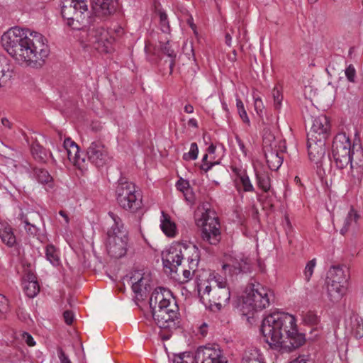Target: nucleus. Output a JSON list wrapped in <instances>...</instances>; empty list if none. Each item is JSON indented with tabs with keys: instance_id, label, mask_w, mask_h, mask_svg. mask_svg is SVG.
I'll use <instances>...</instances> for the list:
<instances>
[{
	"instance_id": "33",
	"label": "nucleus",
	"mask_w": 363,
	"mask_h": 363,
	"mask_svg": "<svg viewBox=\"0 0 363 363\" xmlns=\"http://www.w3.org/2000/svg\"><path fill=\"white\" fill-rule=\"evenodd\" d=\"M46 259L53 265L58 266L60 264L58 250L52 244H49L45 247Z\"/></svg>"
},
{
	"instance_id": "16",
	"label": "nucleus",
	"mask_w": 363,
	"mask_h": 363,
	"mask_svg": "<svg viewBox=\"0 0 363 363\" xmlns=\"http://www.w3.org/2000/svg\"><path fill=\"white\" fill-rule=\"evenodd\" d=\"M252 262L250 258L243 254H239L230 258L228 263L223 265L225 272H228L230 275H237L240 273L250 272Z\"/></svg>"
},
{
	"instance_id": "53",
	"label": "nucleus",
	"mask_w": 363,
	"mask_h": 363,
	"mask_svg": "<svg viewBox=\"0 0 363 363\" xmlns=\"http://www.w3.org/2000/svg\"><path fill=\"white\" fill-rule=\"evenodd\" d=\"M57 354L60 363H72L69 357L66 355L65 352L61 347L57 348Z\"/></svg>"
},
{
	"instance_id": "52",
	"label": "nucleus",
	"mask_w": 363,
	"mask_h": 363,
	"mask_svg": "<svg viewBox=\"0 0 363 363\" xmlns=\"http://www.w3.org/2000/svg\"><path fill=\"white\" fill-rule=\"evenodd\" d=\"M21 339L30 347H33L35 345V342L30 334L26 332H23L21 334Z\"/></svg>"
},
{
	"instance_id": "7",
	"label": "nucleus",
	"mask_w": 363,
	"mask_h": 363,
	"mask_svg": "<svg viewBox=\"0 0 363 363\" xmlns=\"http://www.w3.org/2000/svg\"><path fill=\"white\" fill-rule=\"evenodd\" d=\"M197 225L201 227V239L210 245H217L221 238L220 225L218 217L210 209L202 212L197 220Z\"/></svg>"
},
{
	"instance_id": "49",
	"label": "nucleus",
	"mask_w": 363,
	"mask_h": 363,
	"mask_svg": "<svg viewBox=\"0 0 363 363\" xmlns=\"http://www.w3.org/2000/svg\"><path fill=\"white\" fill-rule=\"evenodd\" d=\"M345 76L350 82H355L356 70L352 65H350L345 69Z\"/></svg>"
},
{
	"instance_id": "11",
	"label": "nucleus",
	"mask_w": 363,
	"mask_h": 363,
	"mask_svg": "<svg viewBox=\"0 0 363 363\" xmlns=\"http://www.w3.org/2000/svg\"><path fill=\"white\" fill-rule=\"evenodd\" d=\"M172 303L177 308V313H179V307L172 292L164 287L156 288L152 293L150 298V306L152 311L162 309L164 311L169 313V310L172 308L169 306Z\"/></svg>"
},
{
	"instance_id": "45",
	"label": "nucleus",
	"mask_w": 363,
	"mask_h": 363,
	"mask_svg": "<svg viewBox=\"0 0 363 363\" xmlns=\"http://www.w3.org/2000/svg\"><path fill=\"white\" fill-rule=\"evenodd\" d=\"M352 330L356 338L363 337V324L357 318L355 319V324L353 325Z\"/></svg>"
},
{
	"instance_id": "37",
	"label": "nucleus",
	"mask_w": 363,
	"mask_h": 363,
	"mask_svg": "<svg viewBox=\"0 0 363 363\" xmlns=\"http://www.w3.org/2000/svg\"><path fill=\"white\" fill-rule=\"evenodd\" d=\"M161 51L163 54L170 57L169 67L172 71L173 67L174 66L176 53L174 52V50L172 49L169 43H166L161 46Z\"/></svg>"
},
{
	"instance_id": "6",
	"label": "nucleus",
	"mask_w": 363,
	"mask_h": 363,
	"mask_svg": "<svg viewBox=\"0 0 363 363\" xmlns=\"http://www.w3.org/2000/svg\"><path fill=\"white\" fill-rule=\"evenodd\" d=\"M199 291L201 294L202 299L213 303L218 309L228 303L230 298L229 286L223 278L212 280L205 286L203 291L200 288Z\"/></svg>"
},
{
	"instance_id": "21",
	"label": "nucleus",
	"mask_w": 363,
	"mask_h": 363,
	"mask_svg": "<svg viewBox=\"0 0 363 363\" xmlns=\"http://www.w3.org/2000/svg\"><path fill=\"white\" fill-rule=\"evenodd\" d=\"M263 150L269 168L273 171L277 170L283 162L282 153L274 150L272 145H268L266 142H264Z\"/></svg>"
},
{
	"instance_id": "14",
	"label": "nucleus",
	"mask_w": 363,
	"mask_h": 363,
	"mask_svg": "<svg viewBox=\"0 0 363 363\" xmlns=\"http://www.w3.org/2000/svg\"><path fill=\"white\" fill-rule=\"evenodd\" d=\"M86 155L89 160L97 167H103L111 160L108 148L100 140L90 144Z\"/></svg>"
},
{
	"instance_id": "9",
	"label": "nucleus",
	"mask_w": 363,
	"mask_h": 363,
	"mask_svg": "<svg viewBox=\"0 0 363 363\" xmlns=\"http://www.w3.org/2000/svg\"><path fill=\"white\" fill-rule=\"evenodd\" d=\"M351 141L345 133H340L335 136L332 154L337 168L344 169L351 162Z\"/></svg>"
},
{
	"instance_id": "4",
	"label": "nucleus",
	"mask_w": 363,
	"mask_h": 363,
	"mask_svg": "<svg viewBox=\"0 0 363 363\" xmlns=\"http://www.w3.org/2000/svg\"><path fill=\"white\" fill-rule=\"evenodd\" d=\"M114 223L107 232L106 246L108 254L121 258L126 254L128 243V232L123 226L121 219L115 213H108Z\"/></svg>"
},
{
	"instance_id": "18",
	"label": "nucleus",
	"mask_w": 363,
	"mask_h": 363,
	"mask_svg": "<svg viewBox=\"0 0 363 363\" xmlns=\"http://www.w3.org/2000/svg\"><path fill=\"white\" fill-rule=\"evenodd\" d=\"M178 246L181 251V256L183 259H186L188 267L191 269H196L200 259V252L199 248L193 244L179 242Z\"/></svg>"
},
{
	"instance_id": "1",
	"label": "nucleus",
	"mask_w": 363,
	"mask_h": 363,
	"mask_svg": "<svg viewBox=\"0 0 363 363\" xmlns=\"http://www.w3.org/2000/svg\"><path fill=\"white\" fill-rule=\"evenodd\" d=\"M2 45L16 61L30 66H40L48 57L47 39L40 33L13 27L1 36Z\"/></svg>"
},
{
	"instance_id": "2",
	"label": "nucleus",
	"mask_w": 363,
	"mask_h": 363,
	"mask_svg": "<svg viewBox=\"0 0 363 363\" xmlns=\"http://www.w3.org/2000/svg\"><path fill=\"white\" fill-rule=\"evenodd\" d=\"M296 322V318L289 313L274 312L262 320L261 333L271 348L290 352L306 341L305 335L298 332Z\"/></svg>"
},
{
	"instance_id": "47",
	"label": "nucleus",
	"mask_w": 363,
	"mask_h": 363,
	"mask_svg": "<svg viewBox=\"0 0 363 363\" xmlns=\"http://www.w3.org/2000/svg\"><path fill=\"white\" fill-rule=\"evenodd\" d=\"M24 228L26 233L30 236H35L38 234V228L35 225L31 224L27 219L24 220Z\"/></svg>"
},
{
	"instance_id": "38",
	"label": "nucleus",
	"mask_w": 363,
	"mask_h": 363,
	"mask_svg": "<svg viewBox=\"0 0 363 363\" xmlns=\"http://www.w3.org/2000/svg\"><path fill=\"white\" fill-rule=\"evenodd\" d=\"M32 154L35 160L41 162H45L48 155L42 146L36 145L32 148Z\"/></svg>"
},
{
	"instance_id": "48",
	"label": "nucleus",
	"mask_w": 363,
	"mask_h": 363,
	"mask_svg": "<svg viewBox=\"0 0 363 363\" xmlns=\"http://www.w3.org/2000/svg\"><path fill=\"white\" fill-rule=\"evenodd\" d=\"M9 311V299L3 294H0V313H6Z\"/></svg>"
},
{
	"instance_id": "35",
	"label": "nucleus",
	"mask_w": 363,
	"mask_h": 363,
	"mask_svg": "<svg viewBox=\"0 0 363 363\" xmlns=\"http://www.w3.org/2000/svg\"><path fill=\"white\" fill-rule=\"evenodd\" d=\"M359 218L357 212L352 207L348 212L347 217L345 218L344 226L341 229L340 232L343 235L345 234L349 229L350 226L354 223H357L358 218Z\"/></svg>"
},
{
	"instance_id": "19",
	"label": "nucleus",
	"mask_w": 363,
	"mask_h": 363,
	"mask_svg": "<svg viewBox=\"0 0 363 363\" xmlns=\"http://www.w3.org/2000/svg\"><path fill=\"white\" fill-rule=\"evenodd\" d=\"M178 243L171 246L162 253V262L164 267L169 268L171 272H177V267L181 265L182 258Z\"/></svg>"
},
{
	"instance_id": "17",
	"label": "nucleus",
	"mask_w": 363,
	"mask_h": 363,
	"mask_svg": "<svg viewBox=\"0 0 363 363\" xmlns=\"http://www.w3.org/2000/svg\"><path fill=\"white\" fill-rule=\"evenodd\" d=\"M330 128L328 118L325 115H320L313 119L308 137L311 140L315 138L326 140L330 134Z\"/></svg>"
},
{
	"instance_id": "5",
	"label": "nucleus",
	"mask_w": 363,
	"mask_h": 363,
	"mask_svg": "<svg viewBox=\"0 0 363 363\" xmlns=\"http://www.w3.org/2000/svg\"><path fill=\"white\" fill-rule=\"evenodd\" d=\"M116 199L124 210L136 212L142 207V195L135 184L131 182L120 179L116 186Z\"/></svg>"
},
{
	"instance_id": "64",
	"label": "nucleus",
	"mask_w": 363,
	"mask_h": 363,
	"mask_svg": "<svg viewBox=\"0 0 363 363\" xmlns=\"http://www.w3.org/2000/svg\"><path fill=\"white\" fill-rule=\"evenodd\" d=\"M1 123L4 126L10 128V122L8 119L4 118L1 119Z\"/></svg>"
},
{
	"instance_id": "29",
	"label": "nucleus",
	"mask_w": 363,
	"mask_h": 363,
	"mask_svg": "<svg viewBox=\"0 0 363 363\" xmlns=\"http://www.w3.org/2000/svg\"><path fill=\"white\" fill-rule=\"evenodd\" d=\"M94 7L100 11L103 15H108L116 9V3L113 0H92Z\"/></svg>"
},
{
	"instance_id": "31",
	"label": "nucleus",
	"mask_w": 363,
	"mask_h": 363,
	"mask_svg": "<svg viewBox=\"0 0 363 363\" xmlns=\"http://www.w3.org/2000/svg\"><path fill=\"white\" fill-rule=\"evenodd\" d=\"M242 363H264L260 351L257 348L247 349L243 355Z\"/></svg>"
},
{
	"instance_id": "44",
	"label": "nucleus",
	"mask_w": 363,
	"mask_h": 363,
	"mask_svg": "<svg viewBox=\"0 0 363 363\" xmlns=\"http://www.w3.org/2000/svg\"><path fill=\"white\" fill-rule=\"evenodd\" d=\"M272 96L274 98V108L276 109L280 108L283 100V95L279 89L274 88L272 91Z\"/></svg>"
},
{
	"instance_id": "46",
	"label": "nucleus",
	"mask_w": 363,
	"mask_h": 363,
	"mask_svg": "<svg viewBox=\"0 0 363 363\" xmlns=\"http://www.w3.org/2000/svg\"><path fill=\"white\" fill-rule=\"evenodd\" d=\"M196 269H191L189 267L188 269H185L182 271V277L179 278L181 283H186L190 281L194 274Z\"/></svg>"
},
{
	"instance_id": "57",
	"label": "nucleus",
	"mask_w": 363,
	"mask_h": 363,
	"mask_svg": "<svg viewBox=\"0 0 363 363\" xmlns=\"http://www.w3.org/2000/svg\"><path fill=\"white\" fill-rule=\"evenodd\" d=\"M208 325L206 323H203L201 325H200L199 328V333L203 336L205 337L208 333Z\"/></svg>"
},
{
	"instance_id": "25",
	"label": "nucleus",
	"mask_w": 363,
	"mask_h": 363,
	"mask_svg": "<svg viewBox=\"0 0 363 363\" xmlns=\"http://www.w3.org/2000/svg\"><path fill=\"white\" fill-rule=\"evenodd\" d=\"M160 228L162 231L169 238H174L177 234V225L171 219L169 214L162 211L160 217Z\"/></svg>"
},
{
	"instance_id": "39",
	"label": "nucleus",
	"mask_w": 363,
	"mask_h": 363,
	"mask_svg": "<svg viewBox=\"0 0 363 363\" xmlns=\"http://www.w3.org/2000/svg\"><path fill=\"white\" fill-rule=\"evenodd\" d=\"M316 265V259L313 258V259L308 261L306 265V267L303 271V275L305 280L308 282L313 274L314 269Z\"/></svg>"
},
{
	"instance_id": "63",
	"label": "nucleus",
	"mask_w": 363,
	"mask_h": 363,
	"mask_svg": "<svg viewBox=\"0 0 363 363\" xmlns=\"http://www.w3.org/2000/svg\"><path fill=\"white\" fill-rule=\"evenodd\" d=\"M216 151V146L213 145H211L208 147V153L210 154H213Z\"/></svg>"
},
{
	"instance_id": "42",
	"label": "nucleus",
	"mask_w": 363,
	"mask_h": 363,
	"mask_svg": "<svg viewBox=\"0 0 363 363\" xmlns=\"http://www.w3.org/2000/svg\"><path fill=\"white\" fill-rule=\"evenodd\" d=\"M254 106L257 114L259 116H262L264 106L262 99L257 94H253Z\"/></svg>"
},
{
	"instance_id": "26",
	"label": "nucleus",
	"mask_w": 363,
	"mask_h": 363,
	"mask_svg": "<svg viewBox=\"0 0 363 363\" xmlns=\"http://www.w3.org/2000/svg\"><path fill=\"white\" fill-rule=\"evenodd\" d=\"M23 290L29 298H33L40 291V286L33 274H28L26 278L24 279Z\"/></svg>"
},
{
	"instance_id": "8",
	"label": "nucleus",
	"mask_w": 363,
	"mask_h": 363,
	"mask_svg": "<svg viewBox=\"0 0 363 363\" xmlns=\"http://www.w3.org/2000/svg\"><path fill=\"white\" fill-rule=\"evenodd\" d=\"M86 0H65L61 13L67 21V25L73 29H79L84 18V13L87 11Z\"/></svg>"
},
{
	"instance_id": "13",
	"label": "nucleus",
	"mask_w": 363,
	"mask_h": 363,
	"mask_svg": "<svg viewBox=\"0 0 363 363\" xmlns=\"http://www.w3.org/2000/svg\"><path fill=\"white\" fill-rule=\"evenodd\" d=\"M196 363H228L218 345L200 347L195 354Z\"/></svg>"
},
{
	"instance_id": "58",
	"label": "nucleus",
	"mask_w": 363,
	"mask_h": 363,
	"mask_svg": "<svg viewBox=\"0 0 363 363\" xmlns=\"http://www.w3.org/2000/svg\"><path fill=\"white\" fill-rule=\"evenodd\" d=\"M215 163H213V162H207V163L201 164V169L202 170H203L205 172H207L208 170L211 169V168L212 167V166Z\"/></svg>"
},
{
	"instance_id": "62",
	"label": "nucleus",
	"mask_w": 363,
	"mask_h": 363,
	"mask_svg": "<svg viewBox=\"0 0 363 363\" xmlns=\"http://www.w3.org/2000/svg\"><path fill=\"white\" fill-rule=\"evenodd\" d=\"M184 111L186 113H192L194 112V107L191 104H186L185 106H184Z\"/></svg>"
},
{
	"instance_id": "34",
	"label": "nucleus",
	"mask_w": 363,
	"mask_h": 363,
	"mask_svg": "<svg viewBox=\"0 0 363 363\" xmlns=\"http://www.w3.org/2000/svg\"><path fill=\"white\" fill-rule=\"evenodd\" d=\"M35 174L39 182L46 184L50 189L53 188L54 185L52 178L47 170L43 169H36Z\"/></svg>"
},
{
	"instance_id": "23",
	"label": "nucleus",
	"mask_w": 363,
	"mask_h": 363,
	"mask_svg": "<svg viewBox=\"0 0 363 363\" xmlns=\"http://www.w3.org/2000/svg\"><path fill=\"white\" fill-rule=\"evenodd\" d=\"M347 286L327 281V294L333 303L339 302L345 295Z\"/></svg>"
},
{
	"instance_id": "12",
	"label": "nucleus",
	"mask_w": 363,
	"mask_h": 363,
	"mask_svg": "<svg viewBox=\"0 0 363 363\" xmlns=\"http://www.w3.org/2000/svg\"><path fill=\"white\" fill-rule=\"evenodd\" d=\"M169 310V313L164 311L162 309H157L152 311L153 319L157 325L168 333H172L178 327L179 313H177V308L172 303Z\"/></svg>"
},
{
	"instance_id": "56",
	"label": "nucleus",
	"mask_w": 363,
	"mask_h": 363,
	"mask_svg": "<svg viewBox=\"0 0 363 363\" xmlns=\"http://www.w3.org/2000/svg\"><path fill=\"white\" fill-rule=\"evenodd\" d=\"M290 363H313L311 361L306 358L304 355H300L294 360H292Z\"/></svg>"
},
{
	"instance_id": "36",
	"label": "nucleus",
	"mask_w": 363,
	"mask_h": 363,
	"mask_svg": "<svg viewBox=\"0 0 363 363\" xmlns=\"http://www.w3.org/2000/svg\"><path fill=\"white\" fill-rule=\"evenodd\" d=\"M236 108L238 113L242 121L247 126H250V120L247 116L245 106L242 100L239 98H236Z\"/></svg>"
},
{
	"instance_id": "41",
	"label": "nucleus",
	"mask_w": 363,
	"mask_h": 363,
	"mask_svg": "<svg viewBox=\"0 0 363 363\" xmlns=\"http://www.w3.org/2000/svg\"><path fill=\"white\" fill-rule=\"evenodd\" d=\"M198 152L199 150L197 144L196 143H193L191 144L189 152L184 154L183 159L185 160H194L197 158Z\"/></svg>"
},
{
	"instance_id": "3",
	"label": "nucleus",
	"mask_w": 363,
	"mask_h": 363,
	"mask_svg": "<svg viewBox=\"0 0 363 363\" xmlns=\"http://www.w3.org/2000/svg\"><path fill=\"white\" fill-rule=\"evenodd\" d=\"M273 297V291L260 283L248 284L242 296V311L243 314L248 315L269 307Z\"/></svg>"
},
{
	"instance_id": "59",
	"label": "nucleus",
	"mask_w": 363,
	"mask_h": 363,
	"mask_svg": "<svg viewBox=\"0 0 363 363\" xmlns=\"http://www.w3.org/2000/svg\"><path fill=\"white\" fill-rule=\"evenodd\" d=\"M236 140H237V142H238V146L240 149V150L242 152V153L246 155H247V150H246V148L245 147V145H244V143L238 138H236Z\"/></svg>"
},
{
	"instance_id": "24",
	"label": "nucleus",
	"mask_w": 363,
	"mask_h": 363,
	"mask_svg": "<svg viewBox=\"0 0 363 363\" xmlns=\"http://www.w3.org/2000/svg\"><path fill=\"white\" fill-rule=\"evenodd\" d=\"M349 275L342 268L333 267L328 272L327 281L347 286Z\"/></svg>"
},
{
	"instance_id": "50",
	"label": "nucleus",
	"mask_w": 363,
	"mask_h": 363,
	"mask_svg": "<svg viewBox=\"0 0 363 363\" xmlns=\"http://www.w3.org/2000/svg\"><path fill=\"white\" fill-rule=\"evenodd\" d=\"M176 186L177 189L182 193H184L185 191H188L189 189H190L189 182L182 178L177 181Z\"/></svg>"
},
{
	"instance_id": "27",
	"label": "nucleus",
	"mask_w": 363,
	"mask_h": 363,
	"mask_svg": "<svg viewBox=\"0 0 363 363\" xmlns=\"http://www.w3.org/2000/svg\"><path fill=\"white\" fill-rule=\"evenodd\" d=\"M236 189L238 191H243L245 192L254 191V187L252 184L249 177L245 172H237L235 179Z\"/></svg>"
},
{
	"instance_id": "10",
	"label": "nucleus",
	"mask_w": 363,
	"mask_h": 363,
	"mask_svg": "<svg viewBox=\"0 0 363 363\" xmlns=\"http://www.w3.org/2000/svg\"><path fill=\"white\" fill-rule=\"evenodd\" d=\"M115 40L110 31L103 27L90 28L86 34L87 45L101 53L111 52Z\"/></svg>"
},
{
	"instance_id": "54",
	"label": "nucleus",
	"mask_w": 363,
	"mask_h": 363,
	"mask_svg": "<svg viewBox=\"0 0 363 363\" xmlns=\"http://www.w3.org/2000/svg\"><path fill=\"white\" fill-rule=\"evenodd\" d=\"M63 318L67 325H71L74 320V313L70 311H65L63 313Z\"/></svg>"
},
{
	"instance_id": "20",
	"label": "nucleus",
	"mask_w": 363,
	"mask_h": 363,
	"mask_svg": "<svg viewBox=\"0 0 363 363\" xmlns=\"http://www.w3.org/2000/svg\"><path fill=\"white\" fill-rule=\"evenodd\" d=\"M307 147L309 159L318 163L325 154V140L315 138L311 140L308 138Z\"/></svg>"
},
{
	"instance_id": "40",
	"label": "nucleus",
	"mask_w": 363,
	"mask_h": 363,
	"mask_svg": "<svg viewBox=\"0 0 363 363\" xmlns=\"http://www.w3.org/2000/svg\"><path fill=\"white\" fill-rule=\"evenodd\" d=\"M195 362V356L189 352L182 353L177 356L174 360V363H194Z\"/></svg>"
},
{
	"instance_id": "61",
	"label": "nucleus",
	"mask_w": 363,
	"mask_h": 363,
	"mask_svg": "<svg viewBox=\"0 0 363 363\" xmlns=\"http://www.w3.org/2000/svg\"><path fill=\"white\" fill-rule=\"evenodd\" d=\"M188 125L195 128H198V123L195 118H190L188 121Z\"/></svg>"
},
{
	"instance_id": "30",
	"label": "nucleus",
	"mask_w": 363,
	"mask_h": 363,
	"mask_svg": "<svg viewBox=\"0 0 363 363\" xmlns=\"http://www.w3.org/2000/svg\"><path fill=\"white\" fill-rule=\"evenodd\" d=\"M13 75V67L8 59L2 60L0 63V87L7 82Z\"/></svg>"
},
{
	"instance_id": "32",
	"label": "nucleus",
	"mask_w": 363,
	"mask_h": 363,
	"mask_svg": "<svg viewBox=\"0 0 363 363\" xmlns=\"http://www.w3.org/2000/svg\"><path fill=\"white\" fill-rule=\"evenodd\" d=\"M256 178L258 186L264 192H267L270 189V177L267 172L256 171Z\"/></svg>"
},
{
	"instance_id": "15",
	"label": "nucleus",
	"mask_w": 363,
	"mask_h": 363,
	"mask_svg": "<svg viewBox=\"0 0 363 363\" xmlns=\"http://www.w3.org/2000/svg\"><path fill=\"white\" fill-rule=\"evenodd\" d=\"M132 289L138 298H143L150 289L151 275L143 270L135 271L130 277Z\"/></svg>"
},
{
	"instance_id": "55",
	"label": "nucleus",
	"mask_w": 363,
	"mask_h": 363,
	"mask_svg": "<svg viewBox=\"0 0 363 363\" xmlns=\"http://www.w3.org/2000/svg\"><path fill=\"white\" fill-rule=\"evenodd\" d=\"M183 194L186 201H188L189 203H194L195 197L191 188L189 189L188 191L183 193Z\"/></svg>"
},
{
	"instance_id": "43",
	"label": "nucleus",
	"mask_w": 363,
	"mask_h": 363,
	"mask_svg": "<svg viewBox=\"0 0 363 363\" xmlns=\"http://www.w3.org/2000/svg\"><path fill=\"white\" fill-rule=\"evenodd\" d=\"M160 26L162 32L164 33H168L169 31V21L167 19V15L164 11H160Z\"/></svg>"
},
{
	"instance_id": "22",
	"label": "nucleus",
	"mask_w": 363,
	"mask_h": 363,
	"mask_svg": "<svg viewBox=\"0 0 363 363\" xmlns=\"http://www.w3.org/2000/svg\"><path fill=\"white\" fill-rule=\"evenodd\" d=\"M63 147L67 152L69 160L72 162L74 165L81 168L82 164L84 162V160L80 159L79 155V147L77 144L71 138H67L64 140Z\"/></svg>"
},
{
	"instance_id": "60",
	"label": "nucleus",
	"mask_w": 363,
	"mask_h": 363,
	"mask_svg": "<svg viewBox=\"0 0 363 363\" xmlns=\"http://www.w3.org/2000/svg\"><path fill=\"white\" fill-rule=\"evenodd\" d=\"M59 214L64 218L65 223L67 225L69 223L68 214L65 211H60Z\"/></svg>"
},
{
	"instance_id": "28",
	"label": "nucleus",
	"mask_w": 363,
	"mask_h": 363,
	"mask_svg": "<svg viewBox=\"0 0 363 363\" xmlns=\"http://www.w3.org/2000/svg\"><path fill=\"white\" fill-rule=\"evenodd\" d=\"M0 238L9 247L13 246L16 241L12 228L6 223H0Z\"/></svg>"
},
{
	"instance_id": "51",
	"label": "nucleus",
	"mask_w": 363,
	"mask_h": 363,
	"mask_svg": "<svg viewBox=\"0 0 363 363\" xmlns=\"http://www.w3.org/2000/svg\"><path fill=\"white\" fill-rule=\"evenodd\" d=\"M351 169H352V174L354 177H355V172L357 173V177L359 179H362L363 176V165H359L357 167H355L353 163L352 160H351V162H350Z\"/></svg>"
}]
</instances>
